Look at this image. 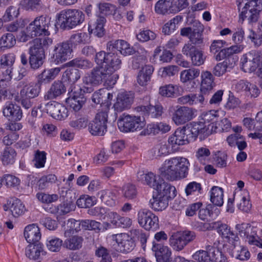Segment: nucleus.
I'll return each mask as SVG.
<instances>
[{"label": "nucleus", "mask_w": 262, "mask_h": 262, "mask_svg": "<svg viewBox=\"0 0 262 262\" xmlns=\"http://www.w3.org/2000/svg\"><path fill=\"white\" fill-rule=\"evenodd\" d=\"M201 78V91L203 94L209 95L215 85L213 76L210 72L206 71L202 73Z\"/></svg>", "instance_id": "obj_25"}, {"label": "nucleus", "mask_w": 262, "mask_h": 262, "mask_svg": "<svg viewBox=\"0 0 262 262\" xmlns=\"http://www.w3.org/2000/svg\"><path fill=\"white\" fill-rule=\"evenodd\" d=\"M118 76L112 74L103 66L94 68L90 73L85 75L82 78L83 83L86 85L96 86L103 81L105 85L108 87H113L117 81Z\"/></svg>", "instance_id": "obj_3"}, {"label": "nucleus", "mask_w": 262, "mask_h": 262, "mask_svg": "<svg viewBox=\"0 0 262 262\" xmlns=\"http://www.w3.org/2000/svg\"><path fill=\"white\" fill-rule=\"evenodd\" d=\"M155 190H157V195L159 196L160 198L162 197L168 201L174 198L176 195L175 187L165 182L163 179L162 180H160L157 188H156Z\"/></svg>", "instance_id": "obj_17"}, {"label": "nucleus", "mask_w": 262, "mask_h": 262, "mask_svg": "<svg viewBox=\"0 0 262 262\" xmlns=\"http://www.w3.org/2000/svg\"><path fill=\"white\" fill-rule=\"evenodd\" d=\"M239 11V18L243 20L247 19L248 23L256 22L258 18L259 12L262 10V0H247L239 3L236 0Z\"/></svg>", "instance_id": "obj_6"}, {"label": "nucleus", "mask_w": 262, "mask_h": 262, "mask_svg": "<svg viewBox=\"0 0 262 262\" xmlns=\"http://www.w3.org/2000/svg\"><path fill=\"white\" fill-rule=\"evenodd\" d=\"M169 244L173 250L180 251L182 250L186 245L179 232L172 234L169 238Z\"/></svg>", "instance_id": "obj_43"}, {"label": "nucleus", "mask_w": 262, "mask_h": 262, "mask_svg": "<svg viewBox=\"0 0 262 262\" xmlns=\"http://www.w3.org/2000/svg\"><path fill=\"white\" fill-rule=\"evenodd\" d=\"M16 43L15 35L12 33L4 34L0 38V49L6 50L13 47Z\"/></svg>", "instance_id": "obj_42"}, {"label": "nucleus", "mask_w": 262, "mask_h": 262, "mask_svg": "<svg viewBox=\"0 0 262 262\" xmlns=\"http://www.w3.org/2000/svg\"><path fill=\"white\" fill-rule=\"evenodd\" d=\"M162 110V106L160 105L140 106L137 108V111L141 112L143 115V117H150L151 118H158L161 116L163 113Z\"/></svg>", "instance_id": "obj_27"}, {"label": "nucleus", "mask_w": 262, "mask_h": 262, "mask_svg": "<svg viewBox=\"0 0 262 262\" xmlns=\"http://www.w3.org/2000/svg\"><path fill=\"white\" fill-rule=\"evenodd\" d=\"M26 210L25 207L19 199L15 200L10 207V211L14 217L23 214Z\"/></svg>", "instance_id": "obj_50"}, {"label": "nucleus", "mask_w": 262, "mask_h": 262, "mask_svg": "<svg viewBox=\"0 0 262 262\" xmlns=\"http://www.w3.org/2000/svg\"><path fill=\"white\" fill-rule=\"evenodd\" d=\"M106 62L103 66L113 74L114 72L121 68L122 63L121 57L117 53L108 51L107 55Z\"/></svg>", "instance_id": "obj_22"}, {"label": "nucleus", "mask_w": 262, "mask_h": 262, "mask_svg": "<svg viewBox=\"0 0 262 262\" xmlns=\"http://www.w3.org/2000/svg\"><path fill=\"white\" fill-rule=\"evenodd\" d=\"M44 110L52 117L61 120L66 118L68 116V110L62 104L56 101H52L45 105Z\"/></svg>", "instance_id": "obj_13"}, {"label": "nucleus", "mask_w": 262, "mask_h": 262, "mask_svg": "<svg viewBox=\"0 0 262 262\" xmlns=\"http://www.w3.org/2000/svg\"><path fill=\"white\" fill-rule=\"evenodd\" d=\"M200 70L191 68L183 70L180 74V80L183 83L191 81L198 77L200 75Z\"/></svg>", "instance_id": "obj_44"}, {"label": "nucleus", "mask_w": 262, "mask_h": 262, "mask_svg": "<svg viewBox=\"0 0 262 262\" xmlns=\"http://www.w3.org/2000/svg\"><path fill=\"white\" fill-rule=\"evenodd\" d=\"M57 181V177L55 174H48L42 177L37 182L38 189L42 190L49 186L50 183H55Z\"/></svg>", "instance_id": "obj_55"}, {"label": "nucleus", "mask_w": 262, "mask_h": 262, "mask_svg": "<svg viewBox=\"0 0 262 262\" xmlns=\"http://www.w3.org/2000/svg\"><path fill=\"white\" fill-rule=\"evenodd\" d=\"M215 227L218 228V232L223 237L228 239L229 242L234 243L238 242L239 238L238 236L230 230V228L226 224H219L216 223Z\"/></svg>", "instance_id": "obj_36"}, {"label": "nucleus", "mask_w": 262, "mask_h": 262, "mask_svg": "<svg viewBox=\"0 0 262 262\" xmlns=\"http://www.w3.org/2000/svg\"><path fill=\"white\" fill-rule=\"evenodd\" d=\"M182 16L177 15L164 25L162 28V32L165 35H169L174 32L177 26L182 20Z\"/></svg>", "instance_id": "obj_45"}, {"label": "nucleus", "mask_w": 262, "mask_h": 262, "mask_svg": "<svg viewBox=\"0 0 262 262\" xmlns=\"http://www.w3.org/2000/svg\"><path fill=\"white\" fill-rule=\"evenodd\" d=\"M61 29L69 30L82 24L85 19L82 11L76 9L61 10L57 16Z\"/></svg>", "instance_id": "obj_5"}, {"label": "nucleus", "mask_w": 262, "mask_h": 262, "mask_svg": "<svg viewBox=\"0 0 262 262\" xmlns=\"http://www.w3.org/2000/svg\"><path fill=\"white\" fill-rule=\"evenodd\" d=\"M15 150L11 147H6L1 156V160L4 165L13 164L16 156Z\"/></svg>", "instance_id": "obj_48"}, {"label": "nucleus", "mask_w": 262, "mask_h": 262, "mask_svg": "<svg viewBox=\"0 0 262 262\" xmlns=\"http://www.w3.org/2000/svg\"><path fill=\"white\" fill-rule=\"evenodd\" d=\"M133 101V98L125 93L120 94L114 104L115 110L117 112H121L125 108H128Z\"/></svg>", "instance_id": "obj_32"}, {"label": "nucleus", "mask_w": 262, "mask_h": 262, "mask_svg": "<svg viewBox=\"0 0 262 262\" xmlns=\"http://www.w3.org/2000/svg\"><path fill=\"white\" fill-rule=\"evenodd\" d=\"M30 57L46 58L45 49L41 43V39L36 38L29 50Z\"/></svg>", "instance_id": "obj_39"}, {"label": "nucleus", "mask_w": 262, "mask_h": 262, "mask_svg": "<svg viewBox=\"0 0 262 262\" xmlns=\"http://www.w3.org/2000/svg\"><path fill=\"white\" fill-rule=\"evenodd\" d=\"M185 131L188 135H189L191 140H195L196 138L200 135L206 136V125L202 122H193L187 124L184 126Z\"/></svg>", "instance_id": "obj_18"}, {"label": "nucleus", "mask_w": 262, "mask_h": 262, "mask_svg": "<svg viewBox=\"0 0 262 262\" xmlns=\"http://www.w3.org/2000/svg\"><path fill=\"white\" fill-rule=\"evenodd\" d=\"M40 90L41 86L38 83L31 85H26L20 90L19 95L29 98L34 99L39 95Z\"/></svg>", "instance_id": "obj_33"}, {"label": "nucleus", "mask_w": 262, "mask_h": 262, "mask_svg": "<svg viewBox=\"0 0 262 262\" xmlns=\"http://www.w3.org/2000/svg\"><path fill=\"white\" fill-rule=\"evenodd\" d=\"M151 207L156 211H162L164 210L168 205V200L164 199V198H159L158 195L156 197H153L152 200H150Z\"/></svg>", "instance_id": "obj_47"}, {"label": "nucleus", "mask_w": 262, "mask_h": 262, "mask_svg": "<svg viewBox=\"0 0 262 262\" xmlns=\"http://www.w3.org/2000/svg\"><path fill=\"white\" fill-rule=\"evenodd\" d=\"M154 213L150 210L146 209H140L137 214V220L139 224L144 228L147 226L146 223L148 220L152 215Z\"/></svg>", "instance_id": "obj_51"}, {"label": "nucleus", "mask_w": 262, "mask_h": 262, "mask_svg": "<svg viewBox=\"0 0 262 262\" xmlns=\"http://www.w3.org/2000/svg\"><path fill=\"white\" fill-rule=\"evenodd\" d=\"M152 250L155 252L157 262H170L171 259V252L167 246L152 243Z\"/></svg>", "instance_id": "obj_19"}, {"label": "nucleus", "mask_w": 262, "mask_h": 262, "mask_svg": "<svg viewBox=\"0 0 262 262\" xmlns=\"http://www.w3.org/2000/svg\"><path fill=\"white\" fill-rule=\"evenodd\" d=\"M107 112H99L94 119L88 124L90 134L93 136H103L107 131Z\"/></svg>", "instance_id": "obj_9"}, {"label": "nucleus", "mask_w": 262, "mask_h": 262, "mask_svg": "<svg viewBox=\"0 0 262 262\" xmlns=\"http://www.w3.org/2000/svg\"><path fill=\"white\" fill-rule=\"evenodd\" d=\"M24 236L30 244H35L41 238L39 227L35 224L29 225L25 228Z\"/></svg>", "instance_id": "obj_21"}, {"label": "nucleus", "mask_w": 262, "mask_h": 262, "mask_svg": "<svg viewBox=\"0 0 262 262\" xmlns=\"http://www.w3.org/2000/svg\"><path fill=\"white\" fill-rule=\"evenodd\" d=\"M206 249L210 253V262H227L226 256L219 249L212 246H207Z\"/></svg>", "instance_id": "obj_41"}, {"label": "nucleus", "mask_w": 262, "mask_h": 262, "mask_svg": "<svg viewBox=\"0 0 262 262\" xmlns=\"http://www.w3.org/2000/svg\"><path fill=\"white\" fill-rule=\"evenodd\" d=\"M157 177L154 173L150 172L147 173H144L143 171L139 172L137 173V179L141 183L148 185L149 187L155 189L157 188L160 180H162L160 178L157 179Z\"/></svg>", "instance_id": "obj_26"}, {"label": "nucleus", "mask_w": 262, "mask_h": 262, "mask_svg": "<svg viewBox=\"0 0 262 262\" xmlns=\"http://www.w3.org/2000/svg\"><path fill=\"white\" fill-rule=\"evenodd\" d=\"M232 64H230L229 59H226L223 62L217 63L213 68V73L217 77H220L225 74L228 69L232 68Z\"/></svg>", "instance_id": "obj_49"}, {"label": "nucleus", "mask_w": 262, "mask_h": 262, "mask_svg": "<svg viewBox=\"0 0 262 262\" xmlns=\"http://www.w3.org/2000/svg\"><path fill=\"white\" fill-rule=\"evenodd\" d=\"M189 135L186 133L184 126L178 128L174 134L168 139V144L171 145V148L176 149V146H180L188 144L191 140Z\"/></svg>", "instance_id": "obj_15"}, {"label": "nucleus", "mask_w": 262, "mask_h": 262, "mask_svg": "<svg viewBox=\"0 0 262 262\" xmlns=\"http://www.w3.org/2000/svg\"><path fill=\"white\" fill-rule=\"evenodd\" d=\"M61 70L60 68H55L48 70H44L41 73L37 76V83L41 86V83H49L53 80L59 74Z\"/></svg>", "instance_id": "obj_29"}, {"label": "nucleus", "mask_w": 262, "mask_h": 262, "mask_svg": "<svg viewBox=\"0 0 262 262\" xmlns=\"http://www.w3.org/2000/svg\"><path fill=\"white\" fill-rule=\"evenodd\" d=\"M46 153L44 151L37 150L34 154L33 161L36 168H42L45 166L46 161Z\"/></svg>", "instance_id": "obj_59"}, {"label": "nucleus", "mask_w": 262, "mask_h": 262, "mask_svg": "<svg viewBox=\"0 0 262 262\" xmlns=\"http://www.w3.org/2000/svg\"><path fill=\"white\" fill-rule=\"evenodd\" d=\"M66 92V88L63 83L60 80H57L52 84L50 89L45 95L44 98L47 100L55 99Z\"/></svg>", "instance_id": "obj_23"}, {"label": "nucleus", "mask_w": 262, "mask_h": 262, "mask_svg": "<svg viewBox=\"0 0 262 262\" xmlns=\"http://www.w3.org/2000/svg\"><path fill=\"white\" fill-rule=\"evenodd\" d=\"M209 250H199L193 255V258L198 262H210Z\"/></svg>", "instance_id": "obj_64"}, {"label": "nucleus", "mask_w": 262, "mask_h": 262, "mask_svg": "<svg viewBox=\"0 0 262 262\" xmlns=\"http://www.w3.org/2000/svg\"><path fill=\"white\" fill-rule=\"evenodd\" d=\"M3 113L9 120L18 121L23 117V112L20 106L16 104L9 103L3 108Z\"/></svg>", "instance_id": "obj_20"}, {"label": "nucleus", "mask_w": 262, "mask_h": 262, "mask_svg": "<svg viewBox=\"0 0 262 262\" xmlns=\"http://www.w3.org/2000/svg\"><path fill=\"white\" fill-rule=\"evenodd\" d=\"M174 0H159L155 4V11L156 13L165 15L172 12V2Z\"/></svg>", "instance_id": "obj_37"}, {"label": "nucleus", "mask_w": 262, "mask_h": 262, "mask_svg": "<svg viewBox=\"0 0 262 262\" xmlns=\"http://www.w3.org/2000/svg\"><path fill=\"white\" fill-rule=\"evenodd\" d=\"M67 64L70 66L82 69H90L93 67L92 62L87 59L82 58L74 59L68 62Z\"/></svg>", "instance_id": "obj_53"}, {"label": "nucleus", "mask_w": 262, "mask_h": 262, "mask_svg": "<svg viewBox=\"0 0 262 262\" xmlns=\"http://www.w3.org/2000/svg\"><path fill=\"white\" fill-rule=\"evenodd\" d=\"M19 14V8L14 6H11L6 9L3 18L6 22L9 21L16 18Z\"/></svg>", "instance_id": "obj_60"}, {"label": "nucleus", "mask_w": 262, "mask_h": 262, "mask_svg": "<svg viewBox=\"0 0 262 262\" xmlns=\"http://www.w3.org/2000/svg\"><path fill=\"white\" fill-rule=\"evenodd\" d=\"M210 154L209 148L203 146L199 147L197 149L195 157L198 161L204 165L208 161Z\"/></svg>", "instance_id": "obj_52"}, {"label": "nucleus", "mask_w": 262, "mask_h": 262, "mask_svg": "<svg viewBox=\"0 0 262 262\" xmlns=\"http://www.w3.org/2000/svg\"><path fill=\"white\" fill-rule=\"evenodd\" d=\"M41 254L43 255L44 251L40 244H30L26 248V255L30 259H39Z\"/></svg>", "instance_id": "obj_38"}, {"label": "nucleus", "mask_w": 262, "mask_h": 262, "mask_svg": "<svg viewBox=\"0 0 262 262\" xmlns=\"http://www.w3.org/2000/svg\"><path fill=\"white\" fill-rule=\"evenodd\" d=\"M118 76L112 74L103 66L94 68L90 73L85 75L82 78L83 83L86 85L96 86L103 81L105 85L108 87H113L117 81Z\"/></svg>", "instance_id": "obj_2"}, {"label": "nucleus", "mask_w": 262, "mask_h": 262, "mask_svg": "<svg viewBox=\"0 0 262 262\" xmlns=\"http://www.w3.org/2000/svg\"><path fill=\"white\" fill-rule=\"evenodd\" d=\"M36 198L42 203L49 204L56 201L58 199V195L56 194H49L44 192H38L36 194Z\"/></svg>", "instance_id": "obj_62"}, {"label": "nucleus", "mask_w": 262, "mask_h": 262, "mask_svg": "<svg viewBox=\"0 0 262 262\" xmlns=\"http://www.w3.org/2000/svg\"><path fill=\"white\" fill-rule=\"evenodd\" d=\"M51 27V18L45 15L37 17L26 28V31H21L19 40L26 42L29 38H34L40 35L48 36Z\"/></svg>", "instance_id": "obj_4"}, {"label": "nucleus", "mask_w": 262, "mask_h": 262, "mask_svg": "<svg viewBox=\"0 0 262 262\" xmlns=\"http://www.w3.org/2000/svg\"><path fill=\"white\" fill-rule=\"evenodd\" d=\"M154 70L152 66L149 65H146L142 68L137 76V82L140 85L144 86L147 85Z\"/></svg>", "instance_id": "obj_30"}, {"label": "nucleus", "mask_w": 262, "mask_h": 262, "mask_svg": "<svg viewBox=\"0 0 262 262\" xmlns=\"http://www.w3.org/2000/svg\"><path fill=\"white\" fill-rule=\"evenodd\" d=\"M144 118L142 120L140 116H131L123 114L118 121V126L121 132H134L137 129L140 130L145 125Z\"/></svg>", "instance_id": "obj_8"}, {"label": "nucleus", "mask_w": 262, "mask_h": 262, "mask_svg": "<svg viewBox=\"0 0 262 262\" xmlns=\"http://www.w3.org/2000/svg\"><path fill=\"white\" fill-rule=\"evenodd\" d=\"M97 196L101 201L110 206H113L115 204L114 194L110 190H102L98 192Z\"/></svg>", "instance_id": "obj_46"}, {"label": "nucleus", "mask_w": 262, "mask_h": 262, "mask_svg": "<svg viewBox=\"0 0 262 262\" xmlns=\"http://www.w3.org/2000/svg\"><path fill=\"white\" fill-rule=\"evenodd\" d=\"M83 238L82 236L74 235L67 237L63 243V247L70 250H77L82 246Z\"/></svg>", "instance_id": "obj_31"}, {"label": "nucleus", "mask_w": 262, "mask_h": 262, "mask_svg": "<svg viewBox=\"0 0 262 262\" xmlns=\"http://www.w3.org/2000/svg\"><path fill=\"white\" fill-rule=\"evenodd\" d=\"M72 52V45L69 41L59 42L54 46L53 58L56 63L62 62L70 58Z\"/></svg>", "instance_id": "obj_12"}, {"label": "nucleus", "mask_w": 262, "mask_h": 262, "mask_svg": "<svg viewBox=\"0 0 262 262\" xmlns=\"http://www.w3.org/2000/svg\"><path fill=\"white\" fill-rule=\"evenodd\" d=\"M193 112L188 107L181 106L174 112L172 120L177 125L184 124L193 118Z\"/></svg>", "instance_id": "obj_16"}, {"label": "nucleus", "mask_w": 262, "mask_h": 262, "mask_svg": "<svg viewBox=\"0 0 262 262\" xmlns=\"http://www.w3.org/2000/svg\"><path fill=\"white\" fill-rule=\"evenodd\" d=\"M64 76L66 77L70 82L74 83L80 78L81 74L78 69L72 68L64 72Z\"/></svg>", "instance_id": "obj_61"}, {"label": "nucleus", "mask_w": 262, "mask_h": 262, "mask_svg": "<svg viewBox=\"0 0 262 262\" xmlns=\"http://www.w3.org/2000/svg\"><path fill=\"white\" fill-rule=\"evenodd\" d=\"M223 189L221 187L213 186L211 190L210 201L212 204L221 207L223 205Z\"/></svg>", "instance_id": "obj_40"}, {"label": "nucleus", "mask_w": 262, "mask_h": 262, "mask_svg": "<svg viewBox=\"0 0 262 262\" xmlns=\"http://www.w3.org/2000/svg\"><path fill=\"white\" fill-rule=\"evenodd\" d=\"M192 105H196L202 106L205 105L209 99V94H203L201 92L200 94H192Z\"/></svg>", "instance_id": "obj_58"}, {"label": "nucleus", "mask_w": 262, "mask_h": 262, "mask_svg": "<svg viewBox=\"0 0 262 262\" xmlns=\"http://www.w3.org/2000/svg\"><path fill=\"white\" fill-rule=\"evenodd\" d=\"M242 69L245 72L251 73L254 72L257 68H259V64L256 60H253V56L251 52L246 54L241 59Z\"/></svg>", "instance_id": "obj_28"}, {"label": "nucleus", "mask_w": 262, "mask_h": 262, "mask_svg": "<svg viewBox=\"0 0 262 262\" xmlns=\"http://www.w3.org/2000/svg\"><path fill=\"white\" fill-rule=\"evenodd\" d=\"M93 91L92 87H84L82 89L79 86H74L69 92L70 96L66 99V102L71 109L75 112L79 111L85 104L86 98L84 94L91 93Z\"/></svg>", "instance_id": "obj_7"}, {"label": "nucleus", "mask_w": 262, "mask_h": 262, "mask_svg": "<svg viewBox=\"0 0 262 262\" xmlns=\"http://www.w3.org/2000/svg\"><path fill=\"white\" fill-rule=\"evenodd\" d=\"M122 193L124 197L128 200L135 199L137 194V191L135 185L127 183L122 187Z\"/></svg>", "instance_id": "obj_54"}, {"label": "nucleus", "mask_w": 262, "mask_h": 262, "mask_svg": "<svg viewBox=\"0 0 262 262\" xmlns=\"http://www.w3.org/2000/svg\"><path fill=\"white\" fill-rule=\"evenodd\" d=\"M189 162L185 158L173 157L166 160L159 168V172L162 179L173 181L186 178L188 172Z\"/></svg>", "instance_id": "obj_1"}, {"label": "nucleus", "mask_w": 262, "mask_h": 262, "mask_svg": "<svg viewBox=\"0 0 262 262\" xmlns=\"http://www.w3.org/2000/svg\"><path fill=\"white\" fill-rule=\"evenodd\" d=\"M63 241L59 238L54 237L52 238H48L47 241V247L48 249L52 252L59 251L62 245H63Z\"/></svg>", "instance_id": "obj_57"}, {"label": "nucleus", "mask_w": 262, "mask_h": 262, "mask_svg": "<svg viewBox=\"0 0 262 262\" xmlns=\"http://www.w3.org/2000/svg\"><path fill=\"white\" fill-rule=\"evenodd\" d=\"M178 86L172 84L165 85L161 86L159 89V94L162 96L167 97H174Z\"/></svg>", "instance_id": "obj_56"}, {"label": "nucleus", "mask_w": 262, "mask_h": 262, "mask_svg": "<svg viewBox=\"0 0 262 262\" xmlns=\"http://www.w3.org/2000/svg\"><path fill=\"white\" fill-rule=\"evenodd\" d=\"M106 23L104 17L99 16L94 22L90 21L89 24V31L98 37H102L105 33L104 25Z\"/></svg>", "instance_id": "obj_24"}, {"label": "nucleus", "mask_w": 262, "mask_h": 262, "mask_svg": "<svg viewBox=\"0 0 262 262\" xmlns=\"http://www.w3.org/2000/svg\"><path fill=\"white\" fill-rule=\"evenodd\" d=\"M100 222L93 220H82V228L85 230H93L98 233Z\"/></svg>", "instance_id": "obj_63"}, {"label": "nucleus", "mask_w": 262, "mask_h": 262, "mask_svg": "<svg viewBox=\"0 0 262 262\" xmlns=\"http://www.w3.org/2000/svg\"><path fill=\"white\" fill-rule=\"evenodd\" d=\"M15 60L14 53L3 54L0 58V80L9 81L12 77L13 64Z\"/></svg>", "instance_id": "obj_11"}, {"label": "nucleus", "mask_w": 262, "mask_h": 262, "mask_svg": "<svg viewBox=\"0 0 262 262\" xmlns=\"http://www.w3.org/2000/svg\"><path fill=\"white\" fill-rule=\"evenodd\" d=\"M115 49L124 56L130 55L135 53L134 48L124 40H112L107 43V51L113 52Z\"/></svg>", "instance_id": "obj_14"}, {"label": "nucleus", "mask_w": 262, "mask_h": 262, "mask_svg": "<svg viewBox=\"0 0 262 262\" xmlns=\"http://www.w3.org/2000/svg\"><path fill=\"white\" fill-rule=\"evenodd\" d=\"M132 236L127 233L112 235V239L116 243V245L114 244L116 251L126 254L133 250L136 244Z\"/></svg>", "instance_id": "obj_10"}, {"label": "nucleus", "mask_w": 262, "mask_h": 262, "mask_svg": "<svg viewBox=\"0 0 262 262\" xmlns=\"http://www.w3.org/2000/svg\"><path fill=\"white\" fill-rule=\"evenodd\" d=\"M195 28L189 37V41L194 45L199 46L203 42V26L200 22H195Z\"/></svg>", "instance_id": "obj_34"}, {"label": "nucleus", "mask_w": 262, "mask_h": 262, "mask_svg": "<svg viewBox=\"0 0 262 262\" xmlns=\"http://www.w3.org/2000/svg\"><path fill=\"white\" fill-rule=\"evenodd\" d=\"M232 250L231 255L235 257L242 261H245L249 259L250 257V253L247 249L243 246L237 245L236 243H232Z\"/></svg>", "instance_id": "obj_35"}]
</instances>
